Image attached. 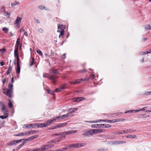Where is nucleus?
I'll list each match as a JSON object with an SVG mask.
<instances>
[{
	"mask_svg": "<svg viewBox=\"0 0 151 151\" xmlns=\"http://www.w3.org/2000/svg\"><path fill=\"white\" fill-rule=\"evenodd\" d=\"M12 92L13 91H11L8 89L4 88L3 89V93L10 98L12 97Z\"/></svg>",
	"mask_w": 151,
	"mask_h": 151,
	"instance_id": "1",
	"label": "nucleus"
},
{
	"mask_svg": "<svg viewBox=\"0 0 151 151\" xmlns=\"http://www.w3.org/2000/svg\"><path fill=\"white\" fill-rule=\"evenodd\" d=\"M93 134V129H91L83 133V135L88 136L92 135Z\"/></svg>",
	"mask_w": 151,
	"mask_h": 151,
	"instance_id": "2",
	"label": "nucleus"
},
{
	"mask_svg": "<svg viewBox=\"0 0 151 151\" xmlns=\"http://www.w3.org/2000/svg\"><path fill=\"white\" fill-rule=\"evenodd\" d=\"M85 99V98L83 97H78L73 98V101L76 102H79L82 101Z\"/></svg>",
	"mask_w": 151,
	"mask_h": 151,
	"instance_id": "3",
	"label": "nucleus"
},
{
	"mask_svg": "<svg viewBox=\"0 0 151 151\" xmlns=\"http://www.w3.org/2000/svg\"><path fill=\"white\" fill-rule=\"evenodd\" d=\"M65 88L64 86H61L59 87L58 88H57L55 90V93H58L61 90L65 89Z\"/></svg>",
	"mask_w": 151,
	"mask_h": 151,
	"instance_id": "4",
	"label": "nucleus"
},
{
	"mask_svg": "<svg viewBox=\"0 0 151 151\" xmlns=\"http://www.w3.org/2000/svg\"><path fill=\"white\" fill-rule=\"evenodd\" d=\"M77 132L76 130L70 131L65 132V135H68L70 134H72Z\"/></svg>",
	"mask_w": 151,
	"mask_h": 151,
	"instance_id": "5",
	"label": "nucleus"
},
{
	"mask_svg": "<svg viewBox=\"0 0 151 151\" xmlns=\"http://www.w3.org/2000/svg\"><path fill=\"white\" fill-rule=\"evenodd\" d=\"M54 146V145H43L42 147V148H44V150L45 149L52 148Z\"/></svg>",
	"mask_w": 151,
	"mask_h": 151,
	"instance_id": "6",
	"label": "nucleus"
},
{
	"mask_svg": "<svg viewBox=\"0 0 151 151\" xmlns=\"http://www.w3.org/2000/svg\"><path fill=\"white\" fill-rule=\"evenodd\" d=\"M55 119H50L48 120L46 123V127L50 125L53 122H55Z\"/></svg>",
	"mask_w": 151,
	"mask_h": 151,
	"instance_id": "7",
	"label": "nucleus"
},
{
	"mask_svg": "<svg viewBox=\"0 0 151 151\" xmlns=\"http://www.w3.org/2000/svg\"><path fill=\"white\" fill-rule=\"evenodd\" d=\"M22 18L20 17H17L16 19L15 22L14 23V24H17V26L19 24V23L21 22Z\"/></svg>",
	"mask_w": 151,
	"mask_h": 151,
	"instance_id": "8",
	"label": "nucleus"
},
{
	"mask_svg": "<svg viewBox=\"0 0 151 151\" xmlns=\"http://www.w3.org/2000/svg\"><path fill=\"white\" fill-rule=\"evenodd\" d=\"M86 122H88V123H97V122H105L106 121L105 120H102V119H100L98 121H85Z\"/></svg>",
	"mask_w": 151,
	"mask_h": 151,
	"instance_id": "9",
	"label": "nucleus"
},
{
	"mask_svg": "<svg viewBox=\"0 0 151 151\" xmlns=\"http://www.w3.org/2000/svg\"><path fill=\"white\" fill-rule=\"evenodd\" d=\"M38 136H39L38 135H36L31 136L30 137L28 138L27 139H26L25 140L28 141H31L33 139L37 138L38 137Z\"/></svg>",
	"mask_w": 151,
	"mask_h": 151,
	"instance_id": "10",
	"label": "nucleus"
},
{
	"mask_svg": "<svg viewBox=\"0 0 151 151\" xmlns=\"http://www.w3.org/2000/svg\"><path fill=\"white\" fill-rule=\"evenodd\" d=\"M58 78V76L52 75H51L48 78L52 80H55L56 78Z\"/></svg>",
	"mask_w": 151,
	"mask_h": 151,
	"instance_id": "11",
	"label": "nucleus"
},
{
	"mask_svg": "<svg viewBox=\"0 0 151 151\" xmlns=\"http://www.w3.org/2000/svg\"><path fill=\"white\" fill-rule=\"evenodd\" d=\"M58 30L60 29L61 30H63L64 31V29H65V26L63 25H60V24H58Z\"/></svg>",
	"mask_w": 151,
	"mask_h": 151,
	"instance_id": "12",
	"label": "nucleus"
},
{
	"mask_svg": "<svg viewBox=\"0 0 151 151\" xmlns=\"http://www.w3.org/2000/svg\"><path fill=\"white\" fill-rule=\"evenodd\" d=\"M37 125L38 128H42L46 127L45 124L44 123H37Z\"/></svg>",
	"mask_w": 151,
	"mask_h": 151,
	"instance_id": "13",
	"label": "nucleus"
},
{
	"mask_svg": "<svg viewBox=\"0 0 151 151\" xmlns=\"http://www.w3.org/2000/svg\"><path fill=\"white\" fill-rule=\"evenodd\" d=\"M84 144L81 143H77L74 144L75 148H78L83 146Z\"/></svg>",
	"mask_w": 151,
	"mask_h": 151,
	"instance_id": "14",
	"label": "nucleus"
},
{
	"mask_svg": "<svg viewBox=\"0 0 151 151\" xmlns=\"http://www.w3.org/2000/svg\"><path fill=\"white\" fill-rule=\"evenodd\" d=\"M20 67L19 65V64H18L17 63V67L16 68V72L18 74H19L20 73Z\"/></svg>",
	"mask_w": 151,
	"mask_h": 151,
	"instance_id": "15",
	"label": "nucleus"
},
{
	"mask_svg": "<svg viewBox=\"0 0 151 151\" xmlns=\"http://www.w3.org/2000/svg\"><path fill=\"white\" fill-rule=\"evenodd\" d=\"M126 142L125 141H114V143L115 144L117 145L125 143Z\"/></svg>",
	"mask_w": 151,
	"mask_h": 151,
	"instance_id": "16",
	"label": "nucleus"
},
{
	"mask_svg": "<svg viewBox=\"0 0 151 151\" xmlns=\"http://www.w3.org/2000/svg\"><path fill=\"white\" fill-rule=\"evenodd\" d=\"M51 73L56 74H60L57 71V70L52 69L51 70Z\"/></svg>",
	"mask_w": 151,
	"mask_h": 151,
	"instance_id": "17",
	"label": "nucleus"
},
{
	"mask_svg": "<svg viewBox=\"0 0 151 151\" xmlns=\"http://www.w3.org/2000/svg\"><path fill=\"white\" fill-rule=\"evenodd\" d=\"M25 134V132H22L19 133L17 134H14V135L16 136H20L24 135H26V134Z\"/></svg>",
	"mask_w": 151,
	"mask_h": 151,
	"instance_id": "18",
	"label": "nucleus"
},
{
	"mask_svg": "<svg viewBox=\"0 0 151 151\" xmlns=\"http://www.w3.org/2000/svg\"><path fill=\"white\" fill-rule=\"evenodd\" d=\"M93 132L94 133H100L102 132V130L101 129H93Z\"/></svg>",
	"mask_w": 151,
	"mask_h": 151,
	"instance_id": "19",
	"label": "nucleus"
},
{
	"mask_svg": "<svg viewBox=\"0 0 151 151\" xmlns=\"http://www.w3.org/2000/svg\"><path fill=\"white\" fill-rule=\"evenodd\" d=\"M9 114L7 113H5L4 115L1 116V118L2 119H6L8 116Z\"/></svg>",
	"mask_w": 151,
	"mask_h": 151,
	"instance_id": "20",
	"label": "nucleus"
},
{
	"mask_svg": "<svg viewBox=\"0 0 151 151\" xmlns=\"http://www.w3.org/2000/svg\"><path fill=\"white\" fill-rule=\"evenodd\" d=\"M70 113H67L61 116V119H63L68 117L70 115Z\"/></svg>",
	"mask_w": 151,
	"mask_h": 151,
	"instance_id": "21",
	"label": "nucleus"
},
{
	"mask_svg": "<svg viewBox=\"0 0 151 151\" xmlns=\"http://www.w3.org/2000/svg\"><path fill=\"white\" fill-rule=\"evenodd\" d=\"M14 55L15 57L19 56V54L18 53V48H16L14 51Z\"/></svg>",
	"mask_w": 151,
	"mask_h": 151,
	"instance_id": "22",
	"label": "nucleus"
},
{
	"mask_svg": "<svg viewBox=\"0 0 151 151\" xmlns=\"http://www.w3.org/2000/svg\"><path fill=\"white\" fill-rule=\"evenodd\" d=\"M80 82V79L76 80V81L73 82L70 81L69 82V83L73 84H78Z\"/></svg>",
	"mask_w": 151,
	"mask_h": 151,
	"instance_id": "23",
	"label": "nucleus"
},
{
	"mask_svg": "<svg viewBox=\"0 0 151 151\" xmlns=\"http://www.w3.org/2000/svg\"><path fill=\"white\" fill-rule=\"evenodd\" d=\"M67 124V122H65V123H63L60 124H58V128H60V127H63V126H64L66 125Z\"/></svg>",
	"mask_w": 151,
	"mask_h": 151,
	"instance_id": "24",
	"label": "nucleus"
},
{
	"mask_svg": "<svg viewBox=\"0 0 151 151\" xmlns=\"http://www.w3.org/2000/svg\"><path fill=\"white\" fill-rule=\"evenodd\" d=\"M149 116V115H147L146 114H141L140 115V118H145Z\"/></svg>",
	"mask_w": 151,
	"mask_h": 151,
	"instance_id": "25",
	"label": "nucleus"
},
{
	"mask_svg": "<svg viewBox=\"0 0 151 151\" xmlns=\"http://www.w3.org/2000/svg\"><path fill=\"white\" fill-rule=\"evenodd\" d=\"M57 32H60V34L59 36V38H60L62 36H63L64 35V31H63V30H58L57 31Z\"/></svg>",
	"mask_w": 151,
	"mask_h": 151,
	"instance_id": "26",
	"label": "nucleus"
},
{
	"mask_svg": "<svg viewBox=\"0 0 151 151\" xmlns=\"http://www.w3.org/2000/svg\"><path fill=\"white\" fill-rule=\"evenodd\" d=\"M43 150H44V148H42V147L39 148L33 149V151H43Z\"/></svg>",
	"mask_w": 151,
	"mask_h": 151,
	"instance_id": "27",
	"label": "nucleus"
},
{
	"mask_svg": "<svg viewBox=\"0 0 151 151\" xmlns=\"http://www.w3.org/2000/svg\"><path fill=\"white\" fill-rule=\"evenodd\" d=\"M8 88L9 89L11 90V91H13V85L12 84L9 83L8 85Z\"/></svg>",
	"mask_w": 151,
	"mask_h": 151,
	"instance_id": "28",
	"label": "nucleus"
},
{
	"mask_svg": "<svg viewBox=\"0 0 151 151\" xmlns=\"http://www.w3.org/2000/svg\"><path fill=\"white\" fill-rule=\"evenodd\" d=\"M67 147L68 149L70 148H75L74 144L69 145L68 146H67Z\"/></svg>",
	"mask_w": 151,
	"mask_h": 151,
	"instance_id": "29",
	"label": "nucleus"
},
{
	"mask_svg": "<svg viewBox=\"0 0 151 151\" xmlns=\"http://www.w3.org/2000/svg\"><path fill=\"white\" fill-rule=\"evenodd\" d=\"M5 16L7 17L8 18L9 17V16L11 15V12H5L4 13Z\"/></svg>",
	"mask_w": 151,
	"mask_h": 151,
	"instance_id": "30",
	"label": "nucleus"
},
{
	"mask_svg": "<svg viewBox=\"0 0 151 151\" xmlns=\"http://www.w3.org/2000/svg\"><path fill=\"white\" fill-rule=\"evenodd\" d=\"M19 4V1H15L14 3L11 4V5L12 7H14L17 4Z\"/></svg>",
	"mask_w": 151,
	"mask_h": 151,
	"instance_id": "31",
	"label": "nucleus"
},
{
	"mask_svg": "<svg viewBox=\"0 0 151 151\" xmlns=\"http://www.w3.org/2000/svg\"><path fill=\"white\" fill-rule=\"evenodd\" d=\"M127 137L131 138H134L136 137V136L135 135H129L127 136Z\"/></svg>",
	"mask_w": 151,
	"mask_h": 151,
	"instance_id": "32",
	"label": "nucleus"
},
{
	"mask_svg": "<svg viewBox=\"0 0 151 151\" xmlns=\"http://www.w3.org/2000/svg\"><path fill=\"white\" fill-rule=\"evenodd\" d=\"M38 8L41 9H45V10H47V8L43 6H40L38 7Z\"/></svg>",
	"mask_w": 151,
	"mask_h": 151,
	"instance_id": "33",
	"label": "nucleus"
},
{
	"mask_svg": "<svg viewBox=\"0 0 151 151\" xmlns=\"http://www.w3.org/2000/svg\"><path fill=\"white\" fill-rule=\"evenodd\" d=\"M36 52L37 53L39 54L40 55L42 56L43 55V53L39 49H37V50H36Z\"/></svg>",
	"mask_w": 151,
	"mask_h": 151,
	"instance_id": "34",
	"label": "nucleus"
},
{
	"mask_svg": "<svg viewBox=\"0 0 151 151\" xmlns=\"http://www.w3.org/2000/svg\"><path fill=\"white\" fill-rule=\"evenodd\" d=\"M148 107L147 106H145L143 108L140 109L138 110H136V111H145V110Z\"/></svg>",
	"mask_w": 151,
	"mask_h": 151,
	"instance_id": "35",
	"label": "nucleus"
},
{
	"mask_svg": "<svg viewBox=\"0 0 151 151\" xmlns=\"http://www.w3.org/2000/svg\"><path fill=\"white\" fill-rule=\"evenodd\" d=\"M105 125L104 126V127L103 128H109L111 127V125L108 124H104Z\"/></svg>",
	"mask_w": 151,
	"mask_h": 151,
	"instance_id": "36",
	"label": "nucleus"
},
{
	"mask_svg": "<svg viewBox=\"0 0 151 151\" xmlns=\"http://www.w3.org/2000/svg\"><path fill=\"white\" fill-rule=\"evenodd\" d=\"M113 122H117L121 121L120 119L112 120Z\"/></svg>",
	"mask_w": 151,
	"mask_h": 151,
	"instance_id": "37",
	"label": "nucleus"
},
{
	"mask_svg": "<svg viewBox=\"0 0 151 151\" xmlns=\"http://www.w3.org/2000/svg\"><path fill=\"white\" fill-rule=\"evenodd\" d=\"M125 132V130H122V131L119 132L118 133H116V134H122L124 133Z\"/></svg>",
	"mask_w": 151,
	"mask_h": 151,
	"instance_id": "38",
	"label": "nucleus"
},
{
	"mask_svg": "<svg viewBox=\"0 0 151 151\" xmlns=\"http://www.w3.org/2000/svg\"><path fill=\"white\" fill-rule=\"evenodd\" d=\"M98 126H97V128H103L104 126L105 125V124H97Z\"/></svg>",
	"mask_w": 151,
	"mask_h": 151,
	"instance_id": "39",
	"label": "nucleus"
},
{
	"mask_svg": "<svg viewBox=\"0 0 151 151\" xmlns=\"http://www.w3.org/2000/svg\"><path fill=\"white\" fill-rule=\"evenodd\" d=\"M148 52L147 51H144V52H140V54L141 55H146L147 54H148Z\"/></svg>",
	"mask_w": 151,
	"mask_h": 151,
	"instance_id": "40",
	"label": "nucleus"
},
{
	"mask_svg": "<svg viewBox=\"0 0 151 151\" xmlns=\"http://www.w3.org/2000/svg\"><path fill=\"white\" fill-rule=\"evenodd\" d=\"M2 30L3 31L5 32L6 33H7L8 31V29L6 27H4L3 28Z\"/></svg>",
	"mask_w": 151,
	"mask_h": 151,
	"instance_id": "41",
	"label": "nucleus"
},
{
	"mask_svg": "<svg viewBox=\"0 0 151 151\" xmlns=\"http://www.w3.org/2000/svg\"><path fill=\"white\" fill-rule=\"evenodd\" d=\"M145 28L146 29L150 30L151 29V27L149 24H147L145 26Z\"/></svg>",
	"mask_w": 151,
	"mask_h": 151,
	"instance_id": "42",
	"label": "nucleus"
},
{
	"mask_svg": "<svg viewBox=\"0 0 151 151\" xmlns=\"http://www.w3.org/2000/svg\"><path fill=\"white\" fill-rule=\"evenodd\" d=\"M5 106L4 102L2 101H0V107L1 108Z\"/></svg>",
	"mask_w": 151,
	"mask_h": 151,
	"instance_id": "43",
	"label": "nucleus"
},
{
	"mask_svg": "<svg viewBox=\"0 0 151 151\" xmlns=\"http://www.w3.org/2000/svg\"><path fill=\"white\" fill-rule=\"evenodd\" d=\"M77 109H78L76 108H70L69 109V110L73 112L75 111H76Z\"/></svg>",
	"mask_w": 151,
	"mask_h": 151,
	"instance_id": "44",
	"label": "nucleus"
},
{
	"mask_svg": "<svg viewBox=\"0 0 151 151\" xmlns=\"http://www.w3.org/2000/svg\"><path fill=\"white\" fill-rule=\"evenodd\" d=\"M47 93L49 94H54V93H53V92L51 91H50V90L48 89H47Z\"/></svg>",
	"mask_w": 151,
	"mask_h": 151,
	"instance_id": "45",
	"label": "nucleus"
},
{
	"mask_svg": "<svg viewBox=\"0 0 151 151\" xmlns=\"http://www.w3.org/2000/svg\"><path fill=\"white\" fill-rule=\"evenodd\" d=\"M145 95H151V91H147L144 93Z\"/></svg>",
	"mask_w": 151,
	"mask_h": 151,
	"instance_id": "46",
	"label": "nucleus"
},
{
	"mask_svg": "<svg viewBox=\"0 0 151 151\" xmlns=\"http://www.w3.org/2000/svg\"><path fill=\"white\" fill-rule=\"evenodd\" d=\"M58 128V124L56 125H55V126L51 128H49V129H56V128Z\"/></svg>",
	"mask_w": 151,
	"mask_h": 151,
	"instance_id": "47",
	"label": "nucleus"
},
{
	"mask_svg": "<svg viewBox=\"0 0 151 151\" xmlns=\"http://www.w3.org/2000/svg\"><path fill=\"white\" fill-rule=\"evenodd\" d=\"M106 149H105L104 148H99L98 150V151H106L107 150Z\"/></svg>",
	"mask_w": 151,
	"mask_h": 151,
	"instance_id": "48",
	"label": "nucleus"
},
{
	"mask_svg": "<svg viewBox=\"0 0 151 151\" xmlns=\"http://www.w3.org/2000/svg\"><path fill=\"white\" fill-rule=\"evenodd\" d=\"M16 140H14L12 141L11 143H10V145H14L16 144Z\"/></svg>",
	"mask_w": 151,
	"mask_h": 151,
	"instance_id": "49",
	"label": "nucleus"
},
{
	"mask_svg": "<svg viewBox=\"0 0 151 151\" xmlns=\"http://www.w3.org/2000/svg\"><path fill=\"white\" fill-rule=\"evenodd\" d=\"M37 126V124H30V128H34V127H35V126Z\"/></svg>",
	"mask_w": 151,
	"mask_h": 151,
	"instance_id": "50",
	"label": "nucleus"
},
{
	"mask_svg": "<svg viewBox=\"0 0 151 151\" xmlns=\"http://www.w3.org/2000/svg\"><path fill=\"white\" fill-rule=\"evenodd\" d=\"M97 126H98L97 124H93L91 125V127L92 128H97Z\"/></svg>",
	"mask_w": 151,
	"mask_h": 151,
	"instance_id": "51",
	"label": "nucleus"
},
{
	"mask_svg": "<svg viewBox=\"0 0 151 151\" xmlns=\"http://www.w3.org/2000/svg\"><path fill=\"white\" fill-rule=\"evenodd\" d=\"M39 132L38 131L31 130V134H35V133H36L37 132Z\"/></svg>",
	"mask_w": 151,
	"mask_h": 151,
	"instance_id": "52",
	"label": "nucleus"
},
{
	"mask_svg": "<svg viewBox=\"0 0 151 151\" xmlns=\"http://www.w3.org/2000/svg\"><path fill=\"white\" fill-rule=\"evenodd\" d=\"M12 68L11 66V65H10L8 69L7 70L9 72L11 73L12 71Z\"/></svg>",
	"mask_w": 151,
	"mask_h": 151,
	"instance_id": "53",
	"label": "nucleus"
},
{
	"mask_svg": "<svg viewBox=\"0 0 151 151\" xmlns=\"http://www.w3.org/2000/svg\"><path fill=\"white\" fill-rule=\"evenodd\" d=\"M49 75V74L48 73H44L43 74V77H47Z\"/></svg>",
	"mask_w": 151,
	"mask_h": 151,
	"instance_id": "54",
	"label": "nucleus"
},
{
	"mask_svg": "<svg viewBox=\"0 0 151 151\" xmlns=\"http://www.w3.org/2000/svg\"><path fill=\"white\" fill-rule=\"evenodd\" d=\"M8 105L10 108L12 107L13 106L12 103L11 102L8 103Z\"/></svg>",
	"mask_w": 151,
	"mask_h": 151,
	"instance_id": "55",
	"label": "nucleus"
},
{
	"mask_svg": "<svg viewBox=\"0 0 151 151\" xmlns=\"http://www.w3.org/2000/svg\"><path fill=\"white\" fill-rule=\"evenodd\" d=\"M23 139H19L17 140H16V143H19L21 142L22 141V140Z\"/></svg>",
	"mask_w": 151,
	"mask_h": 151,
	"instance_id": "56",
	"label": "nucleus"
},
{
	"mask_svg": "<svg viewBox=\"0 0 151 151\" xmlns=\"http://www.w3.org/2000/svg\"><path fill=\"white\" fill-rule=\"evenodd\" d=\"M56 142L54 140H51L50 141H49L48 142V143H55Z\"/></svg>",
	"mask_w": 151,
	"mask_h": 151,
	"instance_id": "57",
	"label": "nucleus"
},
{
	"mask_svg": "<svg viewBox=\"0 0 151 151\" xmlns=\"http://www.w3.org/2000/svg\"><path fill=\"white\" fill-rule=\"evenodd\" d=\"M16 58H17V63H18V64H19V56H17V57H16Z\"/></svg>",
	"mask_w": 151,
	"mask_h": 151,
	"instance_id": "58",
	"label": "nucleus"
},
{
	"mask_svg": "<svg viewBox=\"0 0 151 151\" xmlns=\"http://www.w3.org/2000/svg\"><path fill=\"white\" fill-rule=\"evenodd\" d=\"M80 81H89V79L88 78H85V79H82L81 78V79L80 80Z\"/></svg>",
	"mask_w": 151,
	"mask_h": 151,
	"instance_id": "59",
	"label": "nucleus"
},
{
	"mask_svg": "<svg viewBox=\"0 0 151 151\" xmlns=\"http://www.w3.org/2000/svg\"><path fill=\"white\" fill-rule=\"evenodd\" d=\"M68 148H67V147L66 146L65 148H62V149H61L60 150H61V151H64L65 150H66Z\"/></svg>",
	"mask_w": 151,
	"mask_h": 151,
	"instance_id": "60",
	"label": "nucleus"
},
{
	"mask_svg": "<svg viewBox=\"0 0 151 151\" xmlns=\"http://www.w3.org/2000/svg\"><path fill=\"white\" fill-rule=\"evenodd\" d=\"M26 126L25 128H30V124L25 125H24V126Z\"/></svg>",
	"mask_w": 151,
	"mask_h": 151,
	"instance_id": "61",
	"label": "nucleus"
},
{
	"mask_svg": "<svg viewBox=\"0 0 151 151\" xmlns=\"http://www.w3.org/2000/svg\"><path fill=\"white\" fill-rule=\"evenodd\" d=\"M105 121H106L105 122H109L110 123H113L112 122V120L106 119V120H105Z\"/></svg>",
	"mask_w": 151,
	"mask_h": 151,
	"instance_id": "62",
	"label": "nucleus"
},
{
	"mask_svg": "<svg viewBox=\"0 0 151 151\" xmlns=\"http://www.w3.org/2000/svg\"><path fill=\"white\" fill-rule=\"evenodd\" d=\"M22 146L20 145H19V146L17 148H16V150H18L19 149H20L21 147Z\"/></svg>",
	"mask_w": 151,
	"mask_h": 151,
	"instance_id": "63",
	"label": "nucleus"
},
{
	"mask_svg": "<svg viewBox=\"0 0 151 151\" xmlns=\"http://www.w3.org/2000/svg\"><path fill=\"white\" fill-rule=\"evenodd\" d=\"M5 51V49H0V52H1V53H4Z\"/></svg>",
	"mask_w": 151,
	"mask_h": 151,
	"instance_id": "64",
	"label": "nucleus"
}]
</instances>
